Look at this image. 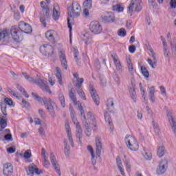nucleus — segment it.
<instances>
[{
    "instance_id": "obj_19",
    "label": "nucleus",
    "mask_w": 176,
    "mask_h": 176,
    "mask_svg": "<svg viewBox=\"0 0 176 176\" xmlns=\"http://www.w3.org/2000/svg\"><path fill=\"white\" fill-rule=\"evenodd\" d=\"M74 124L76 126V135L79 140L82 138V126H80V122H78V120H74L73 121Z\"/></svg>"
},
{
    "instance_id": "obj_7",
    "label": "nucleus",
    "mask_w": 176,
    "mask_h": 176,
    "mask_svg": "<svg viewBox=\"0 0 176 176\" xmlns=\"http://www.w3.org/2000/svg\"><path fill=\"white\" fill-rule=\"evenodd\" d=\"M69 98H71V100L73 101V104H74V105H77L78 109L80 113V116H82V118H84V119H86V116L85 115V110L83 109L82 103H80V101L76 100V96H75V94H74L72 89H71L69 91Z\"/></svg>"
},
{
    "instance_id": "obj_41",
    "label": "nucleus",
    "mask_w": 176,
    "mask_h": 176,
    "mask_svg": "<svg viewBox=\"0 0 176 176\" xmlns=\"http://www.w3.org/2000/svg\"><path fill=\"white\" fill-rule=\"evenodd\" d=\"M129 93L131 94V97L132 98V100L134 101V102H135V100H136V97H135V89H134V87H131L129 89Z\"/></svg>"
},
{
    "instance_id": "obj_27",
    "label": "nucleus",
    "mask_w": 176,
    "mask_h": 176,
    "mask_svg": "<svg viewBox=\"0 0 176 176\" xmlns=\"http://www.w3.org/2000/svg\"><path fill=\"white\" fill-rule=\"evenodd\" d=\"M56 35H57V32H56V31L54 30H48L45 33V36L47 39L50 40V42H54Z\"/></svg>"
},
{
    "instance_id": "obj_52",
    "label": "nucleus",
    "mask_w": 176,
    "mask_h": 176,
    "mask_svg": "<svg viewBox=\"0 0 176 176\" xmlns=\"http://www.w3.org/2000/svg\"><path fill=\"white\" fill-rule=\"evenodd\" d=\"M43 166H44L45 168H49V167H50V162H49L48 160H43Z\"/></svg>"
},
{
    "instance_id": "obj_53",
    "label": "nucleus",
    "mask_w": 176,
    "mask_h": 176,
    "mask_svg": "<svg viewBox=\"0 0 176 176\" xmlns=\"http://www.w3.org/2000/svg\"><path fill=\"white\" fill-rule=\"evenodd\" d=\"M118 35L120 36H126V30L121 28L118 30Z\"/></svg>"
},
{
    "instance_id": "obj_23",
    "label": "nucleus",
    "mask_w": 176,
    "mask_h": 176,
    "mask_svg": "<svg viewBox=\"0 0 176 176\" xmlns=\"http://www.w3.org/2000/svg\"><path fill=\"white\" fill-rule=\"evenodd\" d=\"M65 130L71 146L74 148V139H72V133L71 132V127L69 126V123H68V122H65Z\"/></svg>"
},
{
    "instance_id": "obj_26",
    "label": "nucleus",
    "mask_w": 176,
    "mask_h": 176,
    "mask_svg": "<svg viewBox=\"0 0 176 176\" xmlns=\"http://www.w3.org/2000/svg\"><path fill=\"white\" fill-rule=\"evenodd\" d=\"M60 7L58 5L55 4L52 10V17L54 20L57 21L60 18Z\"/></svg>"
},
{
    "instance_id": "obj_36",
    "label": "nucleus",
    "mask_w": 176,
    "mask_h": 176,
    "mask_svg": "<svg viewBox=\"0 0 176 176\" xmlns=\"http://www.w3.org/2000/svg\"><path fill=\"white\" fill-rule=\"evenodd\" d=\"M58 100H59L63 108H65V98L64 97V94H63L61 93L59 94H58Z\"/></svg>"
},
{
    "instance_id": "obj_20",
    "label": "nucleus",
    "mask_w": 176,
    "mask_h": 176,
    "mask_svg": "<svg viewBox=\"0 0 176 176\" xmlns=\"http://www.w3.org/2000/svg\"><path fill=\"white\" fill-rule=\"evenodd\" d=\"M59 58L60 60L62 67L66 70L68 69V63L67 62V56L63 51L59 52Z\"/></svg>"
},
{
    "instance_id": "obj_30",
    "label": "nucleus",
    "mask_w": 176,
    "mask_h": 176,
    "mask_svg": "<svg viewBox=\"0 0 176 176\" xmlns=\"http://www.w3.org/2000/svg\"><path fill=\"white\" fill-rule=\"evenodd\" d=\"M117 162V167L119 171L121 173V175L126 176V173H124V169L123 168V164H122V160L119 157L116 158Z\"/></svg>"
},
{
    "instance_id": "obj_51",
    "label": "nucleus",
    "mask_w": 176,
    "mask_h": 176,
    "mask_svg": "<svg viewBox=\"0 0 176 176\" xmlns=\"http://www.w3.org/2000/svg\"><path fill=\"white\" fill-rule=\"evenodd\" d=\"M31 156H32V154L31 153V150H27L24 153L23 157L25 159H30L31 157Z\"/></svg>"
},
{
    "instance_id": "obj_61",
    "label": "nucleus",
    "mask_w": 176,
    "mask_h": 176,
    "mask_svg": "<svg viewBox=\"0 0 176 176\" xmlns=\"http://www.w3.org/2000/svg\"><path fill=\"white\" fill-rule=\"evenodd\" d=\"M89 8H85L83 10V16L84 17H89Z\"/></svg>"
},
{
    "instance_id": "obj_54",
    "label": "nucleus",
    "mask_w": 176,
    "mask_h": 176,
    "mask_svg": "<svg viewBox=\"0 0 176 176\" xmlns=\"http://www.w3.org/2000/svg\"><path fill=\"white\" fill-rule=\"evenodd\" d=\"M74 58H75L76 63H79V60H78V56L79 55V52H78V50L74 48Z\"/></svg>"
},
{
    "instance_id": "obj_48",
    "label": "nucleus",
    "mask_w": 176,
    "mask_h": 176,
    "mask_svg": "<svg viewBox=\"0 0 176 176\" xmlns=\"http://www.w3.org/2000/svg\"><path fill=\"white\" fill-rule=\"evenodd\" d=\"M153 126L155 133H156V134H160V129L159 128V125H157L155 121H153Z\"/></svg>"
},
{
    "instance_id": "obj_43",
    "label": "nucleus",
    "mask_w": 176,
    "mask_h": 176,
    "mask_svg": "<svg viewBox=\"0 0 176 176\" xmlns=\"http://www.w3.org/2000/svg\"><path fill=\"white\" fill-rule=\"evenodd\" d=\"M69 109L70 116H71V118H72L73 122L74 120H77L76 116L75 115V110L74 109V107L70 106Z\"/></svg>"
},
{
    "instance_id": "obj_21",
    "label": "nucleus",
    "mask_w": 176,
    "mask_h": 176,
    "mask_svg": "<svg viewBox=\"0 0 176 176\" xmlns=\"http://www.w3.org/2000/svg\"><path fill=\"white\" fill-rule=\"evenodd\" d=\"M111 57L113 58L117 71H118V72H122V64L120 63V60H119L118 55L114 53L111 54Z\"/></svg>"
},
{
    "instance_id": "obj_64",
    "label": "nucleus",
    "mask_w": 176,
    "mask_h": 176,
    "mask_svg": "<svg viewBox=\"0 0 176 176\" xmlns=\"http://www.w3.org/2000/svg\"><path fill=\"white\" fill-rule=\"evenodd\" d=\"M160 89L161 90V93L163 96H166V88H164L163 86H160Z\"/></svg>"
},
{
    "instance_id": "obj_49",
    "label": "nucleus",
    "mask_w": 176,
    "mask_h": 176,
    "mask_svg": "<svg viewBox=\"0 0 176 176\" xmlns=\"http://www.w3.org/2000/svg\"><path fill=\"white\" fill-rule=\"evenodd\" d=\"M6 105H9L10 107H12L13 105V100L9 98H6L4 99V102H3Z\"/></svg>"
},
{
    "instance_id": "obj_46",
    "label": "nucleus",
    "mask_w": 176,
    "mask_h": 176,
    "mask_svg": "<svg viewBox=\"0 0 176 176\" xmlns=\"http://www.w3.org/2000/svg\"><path fill=\"white\" fill-rule=\"evenodd\" d=\"M0 105L3 115H4V116H8V113H6V104L3 102H1Z\"/></svg>"
},
{
    "instance_id": "obj_15",
    "label": "nucleus",
    "mask_w": 176,
    "mask_h": 176,
    "mask_svg": "<svg viewBox=\"0 0 176 176\" xmlns=\"http://www.w3.org/2000/svg\"><path fill=\"white\" fill-rule=\"evenodd\" d=\"M80 83H76V87H77V93L80 98L86 100V96L85 95V92H83V90H82V85L83 84V82H85V79L80 78Z\"/></svg>"
},
{
    "instance_id": "obj_24",
    "label": "nucleus",
    "mask_w": 176,
    "mask_h": 176,
    "mask_svg": "<svg viewBox=\"0 0 176 176\" xmlns=\"http://www.w3.org/2000/svg\"><path fill=\"white\" fill-rule=\"evenodd\" d=\"M81 119H82V124L85 128V133L87 137H90L91 135V125H89L87 122H86V118H84L83 116H81Z\"/></svg>"
},
{
    "instance_id": "obj_56",
    "label": "nucleus",
    "mask_w": 176,
    "mask_h": 176,
    "mask_svg": "<svg viewBox=\"0 0 176 176\" xmlns=\"http://www.w3.org/2000/svg\"><path fill=\"white\" fill-rule=\"evenodd\" d=\"M107 106L108 107V108L113 107V100L112 99L107 100Z\"/></svg>"
},
{
    "instance_id": "obj_42",
    "label": "nucleus",
    "mask_w": 176,
    "mask_h": 176,
    "mask_svg": "<svg viewBox=\"0 0 176 176\" xmlns=\"http://www.w3.org/2000/svg\"><path fill=\"white\" fill-rule=\"evenodd\" d=\"M49 156V154H47V152H46V149L41 148V159L42 160H47Z\"/></svg>"
},
{
    "instance_id": "obj_35",
    "label": "nucleus",
    "mask_w": 176,
    "mask_h": 176,
    "mask_svg": "<svg viewBox=\"0 0 176 176\" xmlns=\"http://www.w3.org/2000/svg\"><path fill=\"white\" fill-rule=\"evenodd\" d=\"M113 10L114 12H117V13H120V12H123V10H124V7L122 6L120 4H116L113 6Z\"/></svg>"
},
{
    "instance_id": "obj_14",
    "label": "nucleus",
    "mask_w": 176,
    "mask_h": 176,
    "mask_svg": "<svg viewBox=\"0 0 176 176\" xmlns=\"http://www.w3.org/2000/svg\"><path fill=\"white\" fill-rule=\"evenodd\" d=\"M168 164V162L167 160H162L160 163L159 166L157 168V174L162 175L166 173V170H167V166Z\"/></svg>"
},
{
    "instance_id": "obj_33",
    "label": "nucleus",
    "mask_w": 176,
    "mask_h": 176,
    "mask_svg": "<svg viewBox=\"0 0 176 176\" xmlns=\"http://www.w3.org/2000/svg\"><path fill=\"white\" fill-rule=\"evenodd\" d=\"M56 78L58 79V82L60 85H63V77L61 76V69L59 67H56Z\"/></svg>"
},
{
    "instance_id": "obj_17",
    "label": "nucleus",
    "mask_w": 176,
    "mask_h": 176,
    "mask_svg": "<svg viewBox=\"0 0 176 176\" xmlns=\"http://www.w3.org/2000/svg\"><path fill=\"white\" fill-rule=\"evenodd\" d=\"M3 173L6 176L12 175V174H13V165L10 163L4 164Z\"/></svg>"
},
{
    "instance_id": "obj_10",
    "label": "nucleus",
    "mask_w": 176,
    "mask_h": 176,
    "mask_svg": "<svg viewBox=\"0 0 176 176\" xmlns=\"http://www.w3.org/2000/svg\"><path fill=\"white\" fill-rule=\"evenodd\" d=\"M89 29L94 34H101V32L102 31L101 24H100V22L97 21L91 22Z\"/></svg>"
},
{
    "instance_id": "obj_4",
    "label": "nucleus",
    "mask_w": 176,
    "mask_h": 176,
    "mask_svg": "<svg viewBox=\"0 0 176 176\" xmlns=\"http://www.w3.org/2000/svg\"><path fill=\"white\" fill-rule=\"evenodd\" d=\"M125 144L130 151H138L140 149V144L137 141V139L132 135H126L125 138Z\"/></svg>"
},
{
    "instance_id": "obj_63",
    "label": "nucleus",
    "mask_w": 176,
    "mask_h": 176,
    "mask_svg": "<svg viewBox=\"0 0 176 176\" xmlns=\"http://www.w3.org/2000/svg\"><path fill=\"white\" fill-rule=\"evenodd\" d=\"M129 51L130 53H134L135 52V45H130L129 47Z\"/></svg>"
},
{
    "instance_id": "obj_11",
    "label": "nucleus",
    "mask_w": 176,
    "mask_h": 176,
    "mask_svg": "<svg viewBox=\"0 0 176 176\" xmlns=\"http://www.w3.org/2000/svg\"><path fill=\"white\" fill-rule=\"evenodd\" d=\"M102 23L108 24L109 23H115V14L113 12H107L101 16Z\"/></svg>"
},
{
    "instance_id": "obj_16",
    "label": "nucleus",
    "mask_w": 176,
    "mask_h": 176,
    "mask_svg": "<svg viewBox=\"0 0 176 176\" xmlns=\"http://www.w3.org/2000/svg\"><path fill=\"white\" fill-rule=\"evenodd\" d=\"M42 170H39L38 166L35 164H32L28 166V170H27L28 175H33V174H41Z\"/></svg>"
},
{
    "instance_id": "obj_1",
    "label": "nucleus",
    "mask_w": 176,
    "mask_h": 176,
    "mask_svg": "<svg viewBox=\"0 0 176 176\" xmlns=\"http://www.w3.org/2000/svg\"><path fill=\"white\" fill-rule=\"evenodd\" d=\"M32 96L36 101H38V102H42L43 101L50 116H52V118H56V111L54 110V108L57 107V104H56L51 98H47L46 97L42 98L34 92L32 93Z\"/></svg>"
},
{
    "instance_id": "obj_47",
    "label": "nucleus",
    "mask_w": 176,
    "mask_h": 176,
    "mask_svg": "<svg viewBox=\"0 0 176 176\" xmlns=\"http://www.w3.org/2000/svg\"><path fill=\"white\" fill-rule=\"evenodd\" d=\"M0 126L1 129H6L8 126V122L3 118H0Z\"/></svg>"
},
{
    "instance_id": "obj_40",
    "label": "nucleus",
    "mask_w": 176,
    "mask_h": 176,
    "mask_svg": "<svg viewBox=\"0 0 176 176\" xmlns=\"http://www.w3.org/2000/svg\"><path fill=\"white\" fill-rule=\"evenodd\" d=\"M93 1L91 0H86L83 3V6L85 9H91Z\"/></svg>"
},
{
    "instance_id": "obj_12",
    "label": "nucleus",
    "mask_w": 176,
    "mask_h": 176,
    "mask_svg": "<svg viewBox=\"0 0 176 176\" xmlns=\"http://www.w3.org/2000/svg\"><path fill=\"white\" fill-rule=\"evenodd\" d=\"M19 28L21 32H24L25 34H31L32 32V28L28 24L23 21L19 22Z\"/></svg>"
},
{
    "instance_id": "obj_59",
    "label": "nucleus",
    "mask_w": 176,
    "mask_h": 176,
    "mask_svg": "<svg viewBox=\"0 0 176 176\" xmlns=\"http://www.w3.org/2000/svg\"><path fill=\"white\" fill-rule=\"evenodd\" d=\"M38 133L39 134L42 136V137H45V129H43V127H40L38 129Z\"/></svg>"
},
{
    "instance_id": "obj_18",
    "label": "nucleus",
    "mask_w": 176,
    "mask_h": 176,
    "mask_svg": "<svg viewBox=\"0 0 176 176\" xmlns=\"http://www.w3.org/2000/svg\"><path fill=\"white\" fill-rule=\"evenodd\" d=\"M11 35L16 42H19L20 41V34L21 32L19 31V28L16 26H12L10 30Z\"/></svg>"
},
{
    "instance_id": "obj_13",
    "label": "nucleus",
    "mask_w": 176,
    "mask_h": 176,
    "mask_svg": "<svg viewBox=\"0 0 176 176\" xmlns=\"http://www.w3.org/2000/svg\"><path fill=\"white\" fill-rule=\"evenodd\" d=\"M50 162L53 167H54L56 173H57V174H58L59 176L61 175V172L60 171V165H58V163L57 162L56 156L53 153H51L50 154Z\"/></svg>"
},
{
    "instance_id": "obj_57",
    "label": "nucleus",
    "mask_w": 176,
    "mask_h": 176,
    "mask_svg": "<svg viewBox=\"0 0 176 176\" xmlns=\"http://www.w3.org/2000/svg\"><path fill=\"white\" fill-rule=\"evenodd\" d=\"M7 152L8 153H14L16 152V147H10L7 148Z\"/></svg>"
},
{
    "instance_id": "obj_9",
    "label": "nucleus",
    "mask_w": 176,
    "mask_h": 176,
    "mask_svg": "<svg viewBox=\"0 0 176 176\" xmlns=\"http://www.w3.org/2000/svg\"><path fill=\"white\" fill-rule=\"evenodd\" d=\"M40 52L44 56H47V57H52L54 53L53 47L49 44H45L40 47Z\"/></svg>"
},
{
    "instance_id": "obj_50",
    "label": "nucleus",
    "mask_w": 176,
    "mask_h": 176,
    "mask_svg": "<svg viewBox=\"0 0 176 176\" xmlns=\"http://www.w3.org/2000/svg\"><path fill=\"white\" fill-rule=\"evenodd\" d=\"M84 36L86 37V38L84 39V41H85L86 45H90V43L92 42L91 38L89 37L88 34H84Z\"/></svg>"
},
{
    "instance_id": "obj_44",
    "label": "nucleus",
    "mask_w": 176,
    "mask_h": 176,
    "mask_svg": "<svg viewBox=\"0 0 176 176\" xmlns=\"http://www.w3.org/2000/svg\"><path fill=\"white\" fill-rule=\"evenodd\" d=\"M163 52L164 57L168 58V57H170V51L168 50L167 44L163 45Z\"/></svg>"
},
{
    "instance_id": "obj_25",
    "label": "nucleus",
    "mask_w": 176,
    "mask_h": 176,
    "mask_svg": "<svg viewBox=\"0 0 176 176\" xmlns=\"http://www.w3.org/2000/svg\"><path fill=\"white\" fill-rule=\"evenodd\" d=\"M96 155L100 157L101 155V151H102V143H101V140H100L99 137L96 138Z\"/></svg>"
},
{
    "instance_id": "obj_32",
    "label": "nucleus",
    "mask_w": 176,
    "mask_h": 176,
    "mask_svg": "<svg viewBox=\"0 0 176 176\" xmlns=\"http://www.w3.org/2000/svg\"><path fill=\"white\" fill-rule=\"evenodd\" d=\"M148 96L150 97V100L151 102H153V104L155 103V87L154 86H151L148 87Z\"/></svg>"
},
{
    "instance_id": "obj_28",
    "label": "nucleus",
    "mask_w": 176,
    "mask_h": 176,
    "mask_svg": "<svg viewBox=\"0 0 176 176\" xmlns=\"http://www.w3.org/2000/svg\"><path fill=\"white\" fill-rule=\"evenodd\" d=\"M167 116H168L169 122H170V126L172 127V130L174 133V135L176 137V122L174 120V118H173V116H171L170 113H168Z\"/></svg>"
},
{
    "instance_id": "obj_38",
    "label": "nucleus",
    "mask_w": 176,
    "mask_h": 176,
    "mask_svg": "<svg viewBox=\"0 0 176 176\" xmlns=\"http://www.w3.org/2000/svg\"><path fill=\"white\" fill-rule=\"evenodd\" d=\"M104 119H105V121L109 124H112V119H111V114L109 113V111L104 112Z\"/></svg>"
},
{
    "instance_id": "obj_2",
    "label": "nucleus",
    "mask_w": 176,
    "mask_h": 176,
    "mask_svg": "<svg viewBox=\"0 0 176 176\" xmlns=\"http://www.w3.org/2000/svg\"><path fill=\"white\" fill-rule=\"evenodd\" d=\"M23 76H24L25 79L29 82V83H35L38 85L43 90V91H45L46 93H49V94H52V91H50V88L45 83V80L42 79L39 75H36V77L33 78L31 76L28 75L27 72L21 73Z\"/></svg>"
},
{
    "instance_id": "obj_58",
    "label": "nucleus",
    "mask_w": 176,
    "mask_h": 176,
    "mask_svg": "<svg viewBox=\"0 0 176 176\" xmlns=\"http://www.w3.org/2000/svg\"><path fill=\"white\" fill-rule=\"evenodd\" d=\"M87 116L89 117V119H90V120H92V123H94V116H93V113L90 111L88 112Z\"/></svg>"
},
{
    "instance_id": "obj_37",
    "label": "nucleus",
    "mask_w": 176,
    "mask_h": 176,
    "mask_svg": "<svg viewBox=\"0 0 176 176\" xmlns=\"http://www.w3.org/2000/svg\"><path fill=\"white\" fill-rule=\"evenodd\" d=\"M64 145H65V156H69V146L68 145V141L67 140H64Z\"/></svg>"
},
{
    "instance_id": "obj_62",
    "label": "nucleus",
    "mask_w": 176,
    "mask_h": 176,
    "mask_svg": "<svg viewBox=\"0 0 176 176\" xmlns=\"http://www.w3.org/2000/svg\"><path fill=\"white\" fill-rule=\"evenodd\" d=\"M170 7L172 9H175L176 8V1L175 0H171L170 2Z\"/></svg>"
},
{
    "instance_id": "obj_34",
    "label": "nucleus",
    "mask_w": 176,
    "mask_h": 176,
    "mask_svg": "<svg viewBox=\"0 0 176 176\" xmlns=\"http://www.w3.org/2000/svg\"><path fill=\"white\" fill-rule=\"evenodd\" d=\"M164 153H166V148L164 146H160L158 147L157 155L159 157H163V156H164Z\"/></svg>"
},
{
    "instance_id": "obj_45",
    "label": "nucleus",
    "mask_w": 176,
    "mask_h": 176,
    "mask_svg": "<svg viewBox=\"0 0 176 176\" xmlns=\"http://www.w3.org/2000/svg\"><path fill=\"white\" fill-rule=\"evenodd\" d=\"M141 72H142L143 76H144L145 78H149V72H148V70L146 69V67L142 66Z\"/></svg>"
},
{
    "instance_id": "obj_55",
    "label": "nucleus",
    "mask_w": 176,
    "mask_h": 176,
    "mask_svg": "<svg viewBox=\"0 0 176 176\" xmlns=\"http://www.w3.org/2000/svg\"><path fill=\"white\" fill-rule=\"evenodd\" d=\"M124 163H125V166L126 167V170L129 171L130 170V167H131L130 161L125 158Z\"/></svg>"
},
{
    "instance_id": "obj_3",
    "label": "nucleus",
    "mask_w": 176,
    "mask_h": 176,
    "mask_svg": "<svg viewBox=\"0 0 176 176\" xmlns=\"http://www.w3.org/2000/svg\"><path fill=\"white\" fill-rule=\"evenodd\" d=\"M82 12L80 5L75 1H74L71 6L67 7V14L69 17L74 19L75 17H79Z\"/></svg>"
},
{
    "instance_id": "obj_31",
    "label": "nucleus",
    "mask_w": 176,
    "mask_h": 176,
    "mask_svg": "<svg viewBox=\"0 0 176 176\" xmlns=\"http://www.w3.org/2000/svg\"><path fill=\"white\" fill-rule=\"evenodd\" d=\"M142 154L146 160H151L152 159V153L148 149L144 148Z\"/></svg>"
},
{
    "instance_id": "obj_39",
    "label": "nucleus",
    "mask_w": 176,
    "mask_h": 176,
    "mask_svg": "<svg viewBox=\"0 0 176 176\" xmlns=\"http://www.w3.org/2000/svg\"><path fill=\"white\" fill-rule=\"evenodd\" d=\"M16 88L18 89V90H19V91H21V93H23V96H25L26 97V98H30V95H28L27 91H25V89H24L23 88V87H21V85H16Z\"/></svg>"
},
{
    "instance_id": "obj_29",
    "label": "nucleus",
    "mask_w": 176,
    "mask_h": 176,
    "mask_svg": "<svg viewBox=\"0 0 176 176\" xmlns=\"http://www.w3.org/2000/svg\"><path fill=\"white\" fill-rule=\"evenodd\" d=\"M128 71L131 76H134V72H135V69H134V65L133 62H131V59L130 58L126 59Z\"/></svg>"
},
{
    "instance_id": "obj_22",
    "label": "nucleus",
    "mask_w": 176,
    "mask_h": 176,
    "mask_svg": "<svg viewBox=\"0 0 176 176\" xmlns=\"http://www.w3.org/2000/svg\"><path fill=\"white\" fill-rule=\"evenodd\" d=\"M150 52L153 62H152L151 58H148L147 61L151 67L156 68V63H157V60H156V54L153 52V49L151 48H150Z\"/></svg>"
},
{
    "instance_id": "obj_6",
    "label": "nucleus",
    "mask_w": 176,
    "mask_h": 176,
    "mask_svg": "<svg viewBox=\"0 0 176 176\" xmlns=\"http://www.w3.org/2000/svg\"><path fill=\"white\" fill-rule=\"evenodd\" d=\"M141 0H131V3L128 6V13L130 14V16H133L134 12H140L142 9Z\"/></svg>"
},
{
    "instance_id": "obj_60",
    "label": "nucleus",
    "mask_w": 176,
    "mask_h": 176,
    "mask_svg": "<svg viewBox=\"0 0 176 176\" xmlns=\"http://www.w3.org/2000/svg\"><path fill=\"white\" fill-rule=\"evenodd\" d=\"M113 79L115 82H116L117 85H120V78H119V76L115 75Z\"/></svg>"
},
{
    "instance_id": "obj_5",
    "label": "nucleus",
    "mask_w": 176,
    "mask_h": 176,
    "mask_svg": "<svg viewBox=\"0 0 176 176\" xmlns=\"http://www.w3.org/2000/svg\"><path fill=\"white\" fill-rule=\"evenodd\" d=\"M40 3L43 12V15L41 16L40 21L43 27H46V22L49 21L50 19V15H49V8L45 1H41Z\"/></svg>"
},
{
    "instance_id": "obj_8",
    "label": "nucleus",
    "mask_w": 176,
    "mask_h": 176,
    "mask_svg": "<svg viewBox=\"0 0 176 176\" xmlns=\"http://www.w3.org/2000/svg\"><path fill=\"white\" fill-rule=\"evenodd\" d=\"M89 93L96 105L99 106L100 98L98 97V94H97V91L94 88V84L93 82H90L89 84Z\"/></svg>"
}]
</instances>
